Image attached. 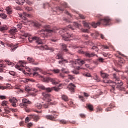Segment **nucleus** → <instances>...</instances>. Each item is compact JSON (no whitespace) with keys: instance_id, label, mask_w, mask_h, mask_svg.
I'll return each instance as SVG.
<instances>
[{"instance_id":"obj_3","label":"nucleus","mask_w":128,"mask_h":128,"mask_svg":"<svg viewBox=\"0 0 128 128\" xmlns=\"http://www.w3.org/2000/svg\"><path fill=\"white\" fill-rule=\"evenodd\" d=\"M44 28L46 30H42L38 32V34H41L42 36H43L44 38H46L48 36V32H51L52 34V32H56V31L54 30H50V26L48 25H46L44 26Z\"/></svg>"},{"instance_id":"obj_5","label":"nucleus","mask_w":128,"mask_h":128,"mask_svg":"<svg viewBox=\"0 0 128 128\" xmlns=\"http://www.w3.org/2000/svg\"><path fill=\"white\" fill-rule=\"evenodd\" d=\"M74 68H76V70H80V66H82L84 64V61L80 59H77L76 60L75 62L72 61L70 62Z\"/></svg>"},{"instance_id":"obj_35","label":"nucleus","mask_w":128,"mask_h":128,"mask_svg":"<svg viewBox=\"0 0 128 128\" xmlns=\"http://www.w3.org/2000/svg\"><path fill=\"white\" fill-rule=\"evenodd\" d=\"M0 16L2 18H6V15L5 14H0Z\"/></svg>"},{"instance_id":"obj_24","label":"nucleus","mask_w":128,"mask_h":128,"mask_svg":"<svg viewBox=\"0 0 128 128\" xmlns=\"http://www.w3.org/2000/svg\"><path fill=\"white\" fill-rule=\"evenodd\" d=\"M20 106L22 108H26V106H28V105L24 103H23V102H22L20 104Z\"/></svg>"},{"instance_id":"obj_36","label":"nucleus","mask_w":128,"mask_h":128,"mask_svg":"<svg viewBox=\"0 0 128 128\" xmlns=\"http://www.w3.org/2000/svg\"><path fill=\"white\" fill-rule=\"evenodd\" d=\"M88 108L90 110H94V107L92 106V104H88Z\"/></svg>"},{"instance_id":"obj_45","label":"nucleus","mask_w":128,"mask_h":128,"mask_svg":"<svg viewBox=\"0 0 128 128\" xmlns=\"http://www.w3.org/2000/svg\"><path fill=\"white\" fill-rule=\"evenodd\" d=\"M52 72H54V74H58V72H60V70L58 69L53 70Z\"/></svg>"},{"instance_id":"obj_1","label":"nucleus","mask_w":128,"mask_h":128,"mask_svg":"<svg viewBox=\"0 0 128 128\" xmlns=\"http://www.w3.org/2000/svg\"><path fill=\"white\" fill-rule=\"evenodd\" d=\"M110 19L109 18H105L102 19H100V20L96 23L92 22L90 24L83 21L82 24H84V26H86V28H90L91 26L93 28H96L97 26H100V24H103L104 26H108V24H110Z\"/></svg>"},{"instance_id":"obj_10","label":"nucleus","mask_w":128,"mask_h":128,"mask_svg":"<svg viewBox=\"0 0 128 128\" xmlns=\"http://www.w3.org/2000/svg\"><path fill=\"white\" fill-rule=\"evenodd\" d=\"M9 101L10 102H11L12 106H14V108H16V102H18V100H16V98L13 97L12 98H10L9 100Z\"/></svg>"},{"instance_id":"obj_57","label":"nucleus","mask_w":128,"mask_h":128,"mask_svg":"<svg viewBox=\"0 0 128 128\" xmlns=\"http://www.w3.org/2000/svg\"><path fill=\"white\" fill-rule=\"evenodd\" d=\"M104 82L105 83V84H108V82H112L110 81V80H108V81L106 80H104Z\"/></svg>"},{"instance_id":"obj_7","label":"nucleus","mask_w":128,"mask_h":128,"mask_svg":"<svg viewBox=\"0 0 128 128\" xmlns=\"http://www.w3.org/2000/svg\"><path fill=\"white\" fill-rule=\"evenodd\" d=\"M116 82L114 83L113 85H112V88H114V86H116L117 88H120L122 86V82L118 78H116L115 77Z\"/></svg>"},{"instance_id":"obj_49","label":"nucleus","mask_w":128,"mask_h":128,"mask_svg":"<svg viewBox=\"0 0 128 128\" xmlns=\"http://www.w3.org/2000/svg\"><path fill=\"white\" fill-rule=\"evenodd\" d=\"M16 88V90H17L16 91L17 92H22V90L20 89V88Z\"/></svg>"},{"instance_id":"obj_13","label":"nucleus","mask_w":128,"mask_h":128,"mask_svg":"<svg viewBox=\"0 0 128 128\" xmlns=\"http://www.w3.org/2000/svg\"><path fill=\"white\" fill-rule=\"evenodd\" d=\"M16 32H18V30L14 27H12L10 30V34H14Z\"/></svg>"},{"instance_id":"obj_15","label":"nucleus","mask_w":128,"mask_h":128,"mask_svg":"<svg viewBox=\"0 0 128 128\" xmlns=\"http://www.w3.org/2000/svg\"><path fill=\"white\" fill-rule=\"evenodd\" d=\"M36 87L38 88H40V90H46V87H44V86L42 84H38L36 85Z\"/></svg>"},{"instance_id":"obj_63","label":"nucleus","mask_w":128,"mask_h":128,"mask_svg":"<svg viewBox=\"0 0 128 128\" xmlns=\"http://www.w3.org/2000/svg\"><path fill=\"white\" fill-rule=\"evenodd\" d=\"M86 76H88V78H90V76H91L90 74L87 73L86 74Z\"/></svg>"},{"instance_id":"obj_30","label":"nucleus","mask_w":128,"mask_h":128,"mask_svg":"<svg viewBox=\"0 0 128 128\" xmlns=\"http://www.w3.org/2000/svg\"><path fill=\"white\" fill-rule=\"evenodd\" d=\"M6 64H8V66H14V64L12 63V62L8 61V60H6Z\"/></svg>"},{"instance_id":"obj_62","label":"nucleus","mask_w":128,"mask_h":128,"mask_svg":"<svg viewBox=\"0 0 128 128\" xmlns=\"http://www.w3.org/2000/svg\"><path fill=\"white\" fill-rule=\"evenodd\" d=\"M98 60H99V62H104V58H100L98 59Z\"/></svg>"},{"instance_id":"obj_6","label":"nucleus","mask_w":128,"mask_h":128,"mask_svg":"<svg viewBox=\"0 0 128 128\" xmlns=\"http://www.w3.org/2000/svg\"><path fill=\"white\" fill-rule=\"evenodd\" d=\"M19 64H18L16 66V68H17V70H22V68H20L25 67L28 72H30V69L28 67L26 66V62L20 61Z\"/></svg>"},{"instance_id":"obj_37","label":"nucleus","mask_w":128,"mask_h":128,"mask_svg":"<svg viewBox=\"0 0 128 128\" xmlns=\"http://www.w3.org/2000/svg\"><path fill=\"white\" fill-rule=\"evenodd\" d=\"M56 58L58 60H62V56L60 54H58Z\"/></svg>"},{"instance_id":"obj_22","label":"nucleus","mask_w":128,"mask_h":128,"mask_svg":"<svg viewBox=\"0 0 128 128\" xmlns=\"http://www.w3.org/2000/svg\"><path fill=\"white\" fill-rule=\"evenodd\" d=\"M26 2V0H17L16 2L18 4H24Z\"/></svg>"},{"instance_id":"obj_40","label":"nucleus","mask_w":128,"mask_h":128,"mask_svg":"<svg viewBox=\"0 0 128 128\" xmlns=\"http://www.w3.org/2000/svg\"><path fill=\"white\" fill-rule=\"evenodd\" d=\"M124 64V60L122 59L118 62V64L119 66H122V64Z\"/></svg>"},{"instance_id":"obj_58","label":"nucleus","mask_w":128,"mask_h":128,"mask_svg":"<svg viewBox=\"0 0 128 128\" xmlns=\"http://www.w3.org/2000/svg\"><path fill=\"white\" fill-rule=\"evenodd\" d=\"M25 2H26L28 4H32V2H30L28 0H26V1H25Z\"/></svg>"},{"instance_id":"obj_50","label":"nucleus","mask_w":128,"mask_h":128,"mask_svg":"<svg viewBox=\"0 0 128 128\" xmlns=\"http://www.w3.org/2000/svg\"><path fill=\"white\" fill-rule=\"evenodd\" d=\"M32 126V122H30V123L28 124L27 128H30V126Z\"/></svg>"},{"instance_id":"obj_20","label":"nucleus","mask_w":128,"mask_h":128,"mask_svg":"<svg viewBox=\"0 0 128 128\" xmlns=\"http://www.w3.org/2000/svg\"><path fill=\"white\" fill-rule=\"evenodd\" d=\"M35 40L38 44H42V40L38 37H37V39H36Z\"/></svg>"},{"instance_id":"obj_48","label":"nucleus","mask_w":128,"mask_h":128,"mask_svg":"<svg viewBox=\"0 0 128 128\" xmlns=\"http://www.w3.org/2000/svg\"><path fill=\"white\" fill-rule=\"evenodd\" d=\"M6 96H0V100H6Z\"/></svg>"},{"instance_id":"obj_16","label":"nucleus","mask_w":128,"mask_h":128,"mask_svg":"<svg viewBox=\"0 0 128 128\" xmlns=\"http://www.w3.org/2000/svg\"><path fill=\"white\" fill-rule=\"evenodd\" d=\"M8 28L6 26H0V32H4V30H8Z\"/></svg>"},{"instance_id":"obj_64","label":"nucleus","mask_w":128,"mask_h":128,"mask_svg":"<svg viewBox=\"0 0 128 128\" xmlns=\"http://www.w3.org/2000/svg\"><path fill=\"white\" fill-rule=\"evenodd\" d=\"M68 28H71V30H74V28L70 26H68Z\"/></svg>"},{"instance_id":"obj_23","label":"nucleus","mask_w":128,"mask_h":128,"mask_svg":"<svg viewBox=\"0 0 128 128\" xmlns=\"http://www.w3.org/2000/svg\"><path fill=\"white\" fill-rule=\"evenodd\" d=\"M6 10L8 14H12V9L10 7H6Z\"/></svg>"},{"instance_id":"obj_25","label":"nucleus","mask_w":128,"mask_h":128,"mask_svg":"<svg viewBox=\"0 0 128 128\" xmlns=\"http://www.w3.org/2000/svg\"><path fill=\"white\" fill-rule=\"evenodd\" d=\"M86 56H88V58H92V56H94V53H92V54H89V53H86Z\"/></svg>"},{"instance_id":"obj_59","label":"nucleus","mask_w":128,"mask_h":128,"mask_svg":"<svg viewBox=\"0 0 128 128\" xmlns=\"http://www.w3.org/2000/svg\"><path fill=\"white\" fill-rule=\"evenodd\" d=\"M34 119L36 120H40V116H34Z\"/></svg>"},{"instance_id":"obj_38","label":"nucleus","mask_w":128,"mask_h":128,"mask_svg":"<svg viewBox=\"0 0 128 128\" xmlns=\"http://www.w3.org/2000/svg\"><path fill=\"white\" fill-rule=\"evenodd\" d=\"M74 28H80V24L76 22H74Z\"/></svg>"},{"instance_id":"obj_33","label":"nucleus","mask_w":128,"mask_h":128,"mask_svg":"<svg viewBox=\"0 0 128 128\" xmlns=\"http://www.w3.org/2000/svg\"><path fill=\"white\" fill-rule=\"evenodd\" d=\"M42 107L44 108H48V103L46 102L42 105Z\"/></svg>"},{"instance_id":"obj_8","label":"nucleus","mask_w":128,"mask_h":128,"mask_svg":"<svg viewBox=\"0 0 128 128\" xmlns=\"http://www.w3.org/2000/svg\"><path fill=\"white\" fill-rule=\"evenodd\" d=\"M42 98L43 100H46V102H50L52 101V96L50 94H47L44 92H42Z\"/></svg>"},{"instance_id":"obj_34","label":"nucleus","mask_w":128,"mask_h":128,"mask_svg":"<svg viewBox=\"0 0 128 128\" xmlns=\"http://www.w3.org/2000/svg\"><path fill=\"white\" fill-rule=\"evenodd\" d=\"M34 70H36V72H42V70L40 68H34Z\"/></svg>"},{"instance_id":"obj_56","label":"nucleus","mask_w":128,"mask_h":128,"mask_svg":"<svg viewBox=\"0 0 128 128\" xmlns=\"http://www.w3.org/2000/svg\"><path fill=\"white\" fill-rule=\"evenodd\" d=\"M94 80H100V78H98V75H95V78Z\"/></svg>"},{"instance_id":"obj_26","label":"nucleus","mask_w":128,"mask_h":128,"mask_svg":"<svg viewBox=\"0 0 128 128\" xmlns=\"http://www.w3.org/2000/svg\"><path fill=\"white\" fill-rule=\"evenodd\" d=\"M8 104V102L7 101L4 100L2 102L1 105L2 106H7Z\"/></svg>"},{"instance_id":"obj_42","label":"nucleus","mask_w":128,"mask_h":128,"mask_svg":"<svg viewBox=\"0 0 128 128\" xmlns=\"http://www.w3.org/2000/svg\"><path fill=\"white\" fill-rule=\"evenodd\" d=\"M62 48L64 50H65V52H66L68 50H66V44H62Z\"/></svg>"},{"instance_id":"obj_27","label":"nucleus","mask_w":128,"mask_h":128,"mask_svg":"<svg viewBox=\"0 0 128 128\" xmlns=\"http://www.w3.org/2000/svg\"><path fill=\"white\" fill-rule=\"evenodd\" d=\"M62 100H64L65 102H68V96H66V95H62Z\"/></svg>"},{"instance_id":"obj_47","label":"nucleus","mask_w":128,"mask_h":128,"mask_svg":"<svg viewBox=\"0 0 128 128\" xmlns=\"http://www.w3.org/2000/svg\"><path fill=\"white\" fill-rule=\"evenodd\" d=\"M25 90L26 92H30V88L29 86H26L25 87Z\"/></svg>"},{"instance_id":"obj_9","label":"nucleus","mask_w":128,"mask_h":128,"mask_svg":"<svg viewBox=\"0 0 128 128\" xmlns=\"http://www.w3.org/2000/svg\"><path fill=\"white\" fill-rule=\"evenodd\" d=\"M24 22V24H29V25L32 24V26H40V24L36 21L32 22V21L26 20Z\"/></svg>"},{"instance_id":"obj_11","label":"nucleus","mask_w":128,"mask_h":128,"mask_svg":"<svg viewBox=\"0 0 128 128\" xmlns=\"http://www.w3.org/2000/svg\"><path fill=\"white\" fill-rule=\"evenodd\" d=\"M19 16L21 18H23L24 20H26V18H30V14H26V12H23L22 14H19Z\"/></svg>"},{"instance_id":"obj_61","label":"nucleus","mask_w":128,"mask_h":128,"mask_svg":"<svg viewBox=\"0 0 128 128\" xmlns=\"http://www.w3.org/2000/svg\"><path fill=\"white\" fill-rule=\"evenodd\" d=\"M96 48H96V46H93L92 47V50H96V52H98V50H97Z\"/></svg>"},{"instance_id":"obj_46","label":"nucleus","mask_w":128,"mask_h":128,"mask_svg":"<svg viewBox=\"0 0 128 128\" xmlns=\"http://www.w3.org/2000/svg\"><path fill=\"white\" fill-rule=\"evenodd\" d=\"M17 26H18V28H19V30H20V28H22V23L19 24L17 25Z\"/></svg>"},{"instance_id":"obj_17","label":"nucleus","mask_w":128,"mask_h":128,"mask_svg":"<svg viewBox=\"0 0 128 128\" xmlns=\"http://www.w3.org/2000/svg\"><path fill=\"white\" fill-rule=\"evenodd\" d=\"M22 102L23 103L25 104L28 106V104H30V101L28 100L26 98H23L22 100Z\"/></svg>"},{"instance_id":"obj_51","label":"nucleus","mask_w":128,"mask_h":128,"mask_svg":"<svg viewBox=\"0 0 128 128\" xmlns=\"http://www.w3.org/2000/svg\"><path fill=\"white\" fill-rule=\"evenodd\" d=\"M82 32H88V29H82Z\"/></svg>"},{"instance_id":"obj_54","label":"nucleus","mask_w":128,"mask_h":128,"mask_svg":"<svg viewBox=\"0 0 128 128\" xmlns=\"http://www.w3.org/2000/svg\"><path fill=\"white\" fill-rule=\"evenodd\" d=\"M79 16L80 18H82V19L86 18V17H84V15H82L80 14H79Z\"/></svg>"},{"instance_id":"obj_12","label":"nucleus","mask_w":128,"mask_h":128,"mask_svg":"<svg viewBox=\"0 0 128 128\" xmlns=\"http://www.w3.org/2000/svg\"><path fill=\"white\" fill-rule=\"evenodd\" d=\"M74 88H76V85L72 84V83L70 84L68 86V88L70 92H74Z\"/></svg>"},{"instance_id":"obj_60","label":"nucleus","mask_w":128,"mask_h":128,"mask_svg":"<svg viewBox=\"0 0 128 128\" xmlns=\"http://www.w3.org/2000/svg\"><path fill=\"white\" fill-rule=\"evenodd\" d=\"M9 74H11V76H14V74H15L14 72H9Z\"/></svg>"},{"instance_id":"obj_4","label":"nucleus","mask_w":128,"mask_h":128,"mask_svg":"<svg viewBox=\"0 0 128 128\" xmlns=\"http://www.w3.org/2000/svg\"><path fill=\"white\" fill-rule=\"evenodd\" d=\"M68 30V28H64L60 30L59 32L62 35V39L64 40H68L67 38H72V35L68 34V32H66V34H64V32H66Z\"/></svg>"},{"instance_id":"obj_21","label":"nucleus","mask_w":128,"mask_h":128,"mask_svg":"<svg viewBox=\"0 0 128 128\" xmlns=\"http://www.w3.org/2000/svg\"><path fill=\"white\" fill-rule=\"evenodd\" d=\"M6 88H12L10 85L8 84V86H0V90H6Z\"/></svg>"},{"instance_id":"obj_14","label":"nucleus","mask_w":128,"mask_h":128,"mask_svg":"<svg viewBox=\"0 0 128 128\" xmlns=\"http://www.w3.org/2000/svg\"><path fill=\"white\" fill-rule=\"evenodd\" d=\"M100 76L103 78H108V74L102 71L100 72Z\"/></svg>"},{"instance_id":"obj_29","label":"nucleus","mask_w":128,"mask_h":128,"mask_svg":"<svg viewBox=\"0 0 128 128\" xmlns=\"http://www.w3.org/2000/svg\"><path fill=\"white\" fill-rule=\"evenodd\" d=\"M36 108H38L39 110H40V108H42V104H40V103L36 104Z\"/></svg>"},{"instance_id":"obj_31","label":"nucleus","mask_w":128,"mask_h":128,"mask_svg":"<svg viewBox=\"0 0 128 128\" xmlns=\"http://www.w3.org/2000/svg\"><path fill=\"white\" fill-rule=\"evenodd\" d=\"M41 49L46 50H50V48H48V46H42Z\"/></svg>"},{"instance_id":"obj_52","label":"nucleus","mask_w":128,"mask_h":128,"mask_svg":"<svg viewBox=\"0 0 128 128\" xmlns=\"http://www.w3.org/2000/svg\"><path fill=\"white\" fill-rule=\"evenodd\" d=\"M64 62H68L66 60H62L58 62L59 64H64Z\"/></svg>"},{"instance_id":"obj_55","label":"nucleus","mask_w":128,"mask_h":128,"mask_svg":"<svg viewBox=\"0 0 128 128\" xmlns=\"http://www.w3.org/2000/svg\"><path fill=\"white\" fill-rule=\"evenodd\" d=\"M60 122L62 123V124H66V121L65 120H60Z\"/></svg>"},{"instance_id":"obj_53","label":"nucleus","mask_w":128,"mask_h":128,"mask_svg":"<svg viewBox=\"0 0 128 128\" xmlns=\"http://www.w3.org/2000/svg\"><path fill=\"white\" fill-rule=\"evenodd\" d=\"M101 48H106V49H108V46H104V45H101L100 46Z\"/></svg>"},{"instance_id":"obj_41","label":"nucleus","mask_w":128,"mask_h":128,"mask_svg":"<svg viewBox=\"0 0 128 128\" xmlns=\"http://www.w3.org/2000/svg\"><path fill=\"white\" fill-rule=\"evenodd\" d=\"M28 62H34V60L30 58H28Z\"/></svg>"},{"instance_id":"obj_28","label":"nucleus","mask_w":128,"mask_h":128,"mask_svg":"<svg viewBox=\"0 0 128 128\" xmlns=\"http://www.w3.org/2000/svg\"><path fill=\"white\" fill-rule=\"evenodd\" d=\"M45 90H46L47 92H52V88H45Z\"/></svg>"},{"instance_id":"obj_32","label":"nucleus","mask_w":128,"mask_h":128,"mask_svg":"<svg viewBox=\"0 0 128 128\" xmlns=\"http://www.w3.org/2000/svg\"><path fill=\"white\" fill-rule=\"evenodd\" d=\"M46 118L48 120H54V117L52 116H48Z\"/></svg>"},{"instance_id":"obj_44","label":"nucleus","mask_w":128,"mask_h":128,"mask_svg":"<svg viewBox=\"0 0 128 128\" xmlns=\"http://www.w3.org/2000/svg\"><path fill=\"white\" fill-rule=\"evenodd\" d=\"M25 10L28 12H30V10H32V8L30 7H26Z\"/></svg>"},{"instance_id":"obj_18","label":"nucleus","mask_w":128,"mask_h":128,"mask_svg":"<svg viewBox=\"0 0 128 128\" xmlns=\"http://www.w3.org/2000/svg\"><path fill=\"white\" fill-rule=\"evenodd\" d=\"M28 40L30 42H32L34 40H38V37L34 36V37H29L28 38Z\"/></svg>"},{"instance_id":"obj_39","label":"nucleus","mask_w":128,"mask_h":128,"mask_svg":"<svg viewBox=\"0 0 128 128\" xmlns=\"http://www.w3.org/2000/svg\"><path fill=\"white\" fill-rule=\"evenodd\" d=\"M10 47L12 48H11V52H14V50H15L17 47H15L14 46L13 44L10 46Z\"/></svg>"},{"instance_id":"obj_43","label":"nucleus","mask_w":128,"mask_h":128,"mask_svg":"<svg viewBox=\"0 0 128 128\" xmlns=\"http://www.w3.org/2000/svg\"><path fill=\"white\" fill-rule=\"evenodd\" d=\"M30 120V117H27L25 119V122L27 124V122H28Z\"/></svg>"},{"instance_id":"obj_19","label":"nucleus","mask_w":128,"mask_h":128,"mask_svg":"<svg viewBox=\"0 0 128 128\" xmlns=\"http://www.w3.org/2000/svg\"><path fill=\"white\" fill-rule=\"evenodd\" d=\"M62 84H60L58 87H52V90H54L55 92H59L60 88L59 87L60 86H62Z\"/></svg>"},{"instance_id":"obj_2","label":"nucleus","mask_w":128,"mask_h":128,"mask_svg":"<svg viewBox=\"0 0 128 128\" xmlns=\"http://www.w3.org/2000/svg\"><path fill=\"white\" fill-rule=\"evenodd\" d=\"M33 76H40V78H41L42 80V82H48L50 80V82H52V84H58V82H56V78H44L42 76H40L38 75V72H35L33 73Z\"/></svg>"}]
</instances>
